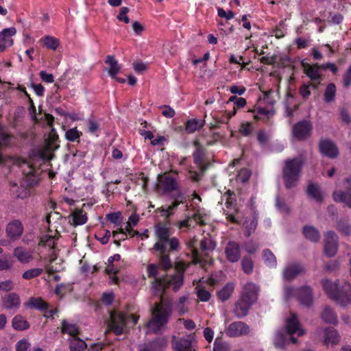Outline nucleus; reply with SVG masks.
Instances as JSON below:
<instances>
[{
  "instance_id": "1",
  "label": "nucleus",
  "mask_w": 351,
  "mask_h": 351,
  "mask_svg": "<svg viewBox=\"0 0 351 351\" xmlns=\"http://www.w3.org/2000/svg\"><path fill=\"white\" fill-rule=\"evenodd\" d=\"M53 155L49 151L39 153V158H31L26 161L19 159L17 165L21 169L23 178L19 183L13 182L10 185V193L14 197L25 199L30 195L29 186L36 184L41 173L38 167L45 160L52 159Z\"/></svg>"
},
{
  "instance_id": "2",
  "label": "nucleus",
  "mask_w": 351,
  "mask_h": 351,
  "mask_svg": "<svg viewBox=\"0 0 351 351\" xmlns=\"http://www.w3.org/2000/svg\"><path fill=\"white\" fill-rule=\"evenodd\" d=\"M147 273L148 278H154L152 287L156 293L162 295L166 289L169 288H172L174 291H178L183 285V273L158 276L159 266L156 264H149L147 267Z\"/></svg>"
},
{
  "instance_id": "3",
  "label": "nucleus",
  "mask_w": 351,
  "mask_h": 351,
  "mask_svg": "<svg viewBox=\"0 0 351 351\" xmlns=\"http://www.w3.org/2000/svg\"><path fill=\"white\" fill-rule=\"evenodd\" d=\"M152 317L147 323V328L158 334L167 324L173 312V305L169 300L160 298V302L154 304L152 308Z\"/></svg>"
},
{
  "instance_id": "4",
  "label": "nucleus",
  "mask_w": 351,
  "mask_h": 351,
  "mask_svg": "<svg viewBox=\"0 0 351 351\" xmlns=\"http://www.w3.org/2000/svg\"><path fill=\"white\" fill-rule=\"evenodd\" d=\"M322 284L329 298L341 306L351 303V285L348 282H341L339 280L332 282L328 279L322 280Z\"/></svg>"
},
{
  "instance_id": "5",
  "label": "nucleus",
  "mask_w": 351,
  "mask_h": 351,
  "mask_svg": "<svg viewBox=\"0 0 351 351\" xmlns=\"http://www.w3.org/2000/svg\"><path fill=\"white\" fill-rule=\"evenodd\" d=\"M258 287L253 282H247L243 287L233 308L237 317L242 318L247 315L250 309L258 299Z\"/></svg>"
},
{
  "instance_id": "6",
  "label": "nucleus",
  "mask_w": 351,
  "mask_h": 351,
  "mask_svg": "<svg viewBox=\"0 0 351 351\" xmlns=\"http://www.w3.org/2000/svg\"><path fill=\"white\" fill-rule=\"evenodd\" d=\"M155 229L158 241L154 244L153 249L157 253L156 255L159 258L160 266L164 270H167L172 267V263L167 250V242L170 236L169 228L167 224L158 223L156 225Z\"/></svg>"
},
{
  "instance_id": "7",
  "label": "nucleus",
  "mask_w": 351,
  "mask_h": 351,
  "mask_svg": "<svg viewBox=\"0 0 351 351\" xmlns=\"http://www.w3.org/2000/svg\"><path fill=\"white\" fill-rule=\"evenodd\" d=\"M138 319L139 316L113 311L110 314L108 328L116 335H120L125 332L128 327H134L137 324Z\"/></svg>"
},
{
  "instance_id": "8",
  "label": "nucleus",
  "mask_w": 351,
  "mask_h": 351,
  "mask_svg": "<svg viewBox=\"0 0 351 351\" xmlns=\"http://www.w3.org/2000/svg\"><path fill=\"white\" fill-rule=\"evenodd\" d=\"M304 164V160L300 157L285 161L282 169V178L286 188L291 189L297 185Z\"/></svg>"
},
{
  "instance_id": "9",
  "label": "nucleus",
  "mask_w": 351,
  "mask_h": 351,
  "mask_svg": "<svg viewBox=\"0 0 351 351\" xmlns=\"http://www.w3.org/2000/svg\"><path fill=\"white\" fill-rule=\"evenodd\" d=\"M275 94V92L271 90L268 93H265L264 101L267 103H270L271 106L266 108L260 106L257 107L254 111L256 112L254 116L255 119H261L263 118L269 119L274 115V111L272 105L274 104L275 101L271 99V98L273 97V95Z\"/></svg>"
},
{
  "instance_id": "10",
  "label": "nucleus",
  "mask_w": 351,
  "mask_h": 351,
  "mask_svg": "<svg viewBox=\"0 0 351 351\" xmlns=\"http://www.w3.org/2000/svg\"><path fill=\"white\" fill-rule=\"evenodd\" d=\"M338 237L332 231H328L325 234L324 252L328 257L334 256L338 250Z\"/></svg>"
},
{
  "instance_id": "11",
  "label": "nucleus",
  "mask_w": 351,
  "mask_h": 351,
  "mask_svg": "<svg viewBox=\"0 0 351 351\" xmlns=\"http://www.w3.org/2000/svg\"><path fill=\"white\" fill-rule=\"evenodd\" d=\"M285 328V332L291 337H293L294 334H297L298 337H301L305 333L304 330L301 327L297 315L293 312H291L290 317L287 319Z\"/></svg>"
},
{
  "instance_id": "12",
  "label": "nucleus",
  "mask_w": 351,
  "mask_h": 351,
  "mask_svg": "<svg viewBox=\"0 0 351 351\" xmlns=\"http://www.w3.org/2000/svg\"><path fill=\"white\" fill-rule=\"evenodd\" d=\"M249 326L243 322H234L226 329V334L230 337H237L249 334Z\"/></svg>"
},
{
  "instance_id": "13",
  "label": "nucleus",
  "mask_w": 351,
  "mask_h": 351,
  "mask_svg": "<svg viewBox=\"0 0 351 351\" xmlns=\"http://www.w3.org/2000/svg\"><path fill=\"white\" fill-rule=\"evenodd\" d=\"M312 124L308 121H302L293 125L292 133L293 136L298 140L307 138L311 132Z\"/></svg>"
},
{
  "instance_id": "14",
  "label": "nucleus",
  "mask_w": 351,
  "mask_h": 351,
  "mask_svg": "<svg viewBox=\"0 0 351 351\" xmlns=\"http://www.w3.org/2000/svg\"><path fill=\"white\" fill-rule=\"evenodd\" d=\"M167 345L165 337H161L139 346L138 351H163Z\"/></svg>"
},
{
  "instance_id": "15",
  "label": "nucleus",
  "mask_w": 351,
  "mask_h": 351,
  "mask_svg": "<svg viewBox=\"0 0 351 351\" xmlns=\"http://www.w3.org/2000/svg\"><path fill=\"white\" fill-rule=\"evenodd\" d=\"M16 33V29L12 27L5 28L0 32V51H3L6 48L12 45V37Z\"/></svg>"
},
{
  "instance_id": "16",
  "label": "nucleus",
  "mask_w": 351,
  "mask_h": 351,
  "mask_svg": "<svg viewBox=\"0 0 351 351\" xmlns=\"http://www.w3.org/2000/svg\"><path fill=\"white\" fill-rule=\"evenodd\" d=\"M178 186L176 178L169 174L159 176L158 188L165 192H170Z\"/></svg>"
},
{
  "instance_id": "17",
  "label": "nucleus",
  "mask_w": 351,
  "mask_h": 351,
  "mask_svg": "<svg viewBox=\"0 0 351 351\" xmlns=\"http://www.w3.org/2000/svg\"><path fill=\"white\" fill-rule=\"evenodd\" d=\"M21 303V298L16 293H9L2 297V306L6 310H16L20 307Z\"/></svg>"
},
{
  "instance_id": "18",
  "label": "nucleus",
  "mask_w": 351,
  "mask_h": 351,
  "mask_svg": "<svg viewBox=\"0 0 351 351\" xmlns=\"http://www.w3.org/2000/svg\"><path fill=\"white\" fill-rule=\"evenodd\" d=\"M225 254L229 262L237 263L241 258L239 245L234 241L228 242L225 248Z\"/></svg>"
},
{
  "instance_id": "19",
  "label": "nucleus",
  "mask_w": 351,
  "mask_h": 351,
  "mask_svg": "<svg viewBox=\"0 0 351 351\" xmlns=\"http://www.w3.org/2000/svg\"><path fill=\"white\" fill-rule=\"evenodd\" d=\"M297 298L301 304L307 307L311 306L313 301L312 289L308 286H302L298 288Z\"/></svg>"
},
{
  "instance_id": "20",
  "label": "nucleus",
  "mask_w": 351,
  "mask_h": 351,
  "mask_svg": "<svg viewBox=\"0 0 351 351\" xmlns=\"http://www.w3.org/2000/svg\"><path fill=\"white\" fill-rule=\"evenodd\" d=\"M292 343L296 344L298 343L297 338L291 337L283 330L278 331L274 338V344L276 348H284L287 345Z\"/></svg>"
},
{
  "instance_id": "21",
  "label": "nucleus",
  "mask_w": 351,
  "mask_h": 351,
  "mask_svg": "<svg viewBox=\"0 0 351 351\" xmlns=\"http://www.w3.org/2000/svg\"><path fill=\"white\" fill-rule=\"evenodd\" d=\"M139 221H127L126 226L125 228H119V231H113V236L114 237L117 233H122L124 235L127 236V234L130 235L131 237L136 236L143 235L146 238L148 236V230H145L143 234H140L138 231L133 230V227L136 226L138 224Z\"/></svg>"
},
{
  "instance_id": "22",
  "label": "nucleus",
  "mask_w": 351,
  "mask_h": 351,
  "mask_svg": "<svg viewBox=\"0 0 351 351\" xmlns=\"http://www.w3.org/2000/svg\"><path fill=\"white\" fill-rule=\"evenodd\" d=\"M319 149L321 153L329 158H335L339 151L335 144L329 140H323L319 143Z\"/></svg>"
},
{
  "instance_id": "23",
  "label": "nucleus",
  "mask_w": 351,
  "mask_h": 351,
  "mask_svg": "<svg viewBox=\"0 0 351 351\" xmlns=\"http://www.w3.org/2000/svg\"><path fill=\"white\" fill-rule=\"evenodd\" d=\"M304 270L300 263H293L287 266L283 271V277L287 280H291L295 278Z\"/></svg>"
},
{
  "instance_id": "24",
  "label": "nucleus",
  "mask_w": 351,
  "mask_h": 351,
  "mask_svg": "<svg viewBox=\"0 0 351 351\" xmlns=\"http://www.w3.org/2000/svg\"><path fill=\"white\" fill-rule=\"evenodd\" d=\"M13 255L22 263H29L33 258L32 252L21 246L14 248Z\"/></svg>"
},
{
  "instance_id": "25",
  "label": "nucleus",
  "mask_w": 351,
  "mask_h": 351,
  "mask_svg": "<svg viewBox=\"0 0 351 351\" xmlns=\"http://www.w3.org/2000/svg\"><path fill=\"white\" fill-rule=\"evenodd\" d=\"M6 232L8 237L11 238L19 237L23 232V227L21 221H11L7 226Z\"/></svg>"
},
{
  "instance_id": "26",
  "label": "nucleus",
  "mask_w": 351,
  "mask_h": 351,
  "mask_svg": "<svg viewBox=\"0 0 351 351\" xmlns=\"http://www.w3.org/2000/svg\"><path fill=\"white\" fill-rule=\"evenodd\" d=\"M24 305L27 308L36 309L41 312L46 311L49 308V304L41 298L31 297Z\"/></svg>"
},
{
  "instance_id": "27",
  "label": "nucleus",
  "mask_w": 351,
  "mask_h": 351,
  "mask_svg": "<svg viewBox=\"0 0 351 351\" xmlns=\"http://www.w3.org/2000/svg\"><path fill=\"white\" fill-rule=\"evenodd\" d=\"M340 340V336L338 332L332 327H327L324 330V344L336 345Z\"/></svg>"
},
{
  "instance_id": "28",
  "label": "nucleus",
  "mask_w": 351,
  "mask_h": 351,
  "mask_svg": "<svg viewBox=\"0 0 351 351\" xmlns=\"http://www.w3.org/2000/svg\"><path fill=\"white\" fill-rule=\"evenodd\" d=\"M303 67L305 73L307 76L313 81H319L322 75L319 72V69H321L320 66L317 64H303Z\"/></svg>"
},
{
  "instance_id": "29",
  "label": "nucleus",
  "mask_w": 351,
  "mask_h": 351,
  "mask_svg": "<svg viewBox=\"0 0 351 351\" xmlns=\"http://www.w3.org/2000/svg\"><path fill=\"white\" fill-rule=\"evenodd\" d=\"M12 326L17 331H23L29 329L30 324L25 317L16 315L12 319Z\"/></svg>"
},
{
  "instance_id": "30",
  "label": "nucleus",
  "mask_w": 351,
  "mask_h": 351,
  "mask_svg": "<svg viewBox=\"0 0 351 351\" xmlns=\"http://www.w3.org/2000/svg\"><path fill=\"white\" fill-rule=\"evenodd\" d=\"M302 233L304 237L313 243H318L320 240V234L317 228L311 226H305Z\"/></svg>"
},
{
  "instance_id": "31",
  "label": "nucleus",
  "mask_w": 351,
  "mask_h": 351,
  "mask_svg": "<svg viewBox=\"0 0 351 351\" xmlns=\"http://www.w3.org/2000/svg\"><path fill=\"white\" fill-rule=\"evenodd\" d=\"M58 235V233L57 232L53 234L52 231L49 229V232L47 234H43L40 236L38 245L53 248L55 245V239Z\"/></svg>"
},
{
  "instance_id": "32",
  "label": "nucleus",
  "mask_w": 351,
  "mask_h": 351,
  "mask_svg": "<svg viewBox=\"0 0 351 351\" xmlns=\"http://www.w3.org/2000/svg\"><path fill=\"white\" fill-rule=\"evenodd\" d=\"M106 63L108 65V72L112 78H115L116 75L121 70V66L117 60L112 56H108Z\"/></svg>"
},
{
  "instance_id": "33",
  "label": "nucleus",
  "mask_w": 351,
  "mask_h": 351,
  "mask_svg": "<svg viewBox=\"0 0 351 351\" xmlns=\"http://www.w3.org/2000/svg\"><path fill=\"white\" fill-rule=\"evenodd\" d=\"M333 198L335 202L343 203L346 206L351 207V191H335Z\"/></svg>"
},
{
  "instance_id": "34",
  "label": "nucleus",
  "mask_w": 351,
  "mask_h": 351,
  "mask_svg": "<svg viewBox=\"0 0 351 351\" xmlns=\"http://www.w3.org/2000/svg\"><path fill=\"white\" fill-rule=\"evenodd\" d=\"M321 317L324 322L328 324H336L337 316L335 312L329 306H326L322 313Z\"/></svg>"
},
{
  "instance_id": "35",
  "label": "nucleus",
  "mask_w": 351,
  "mask_h": 351,
  "mask_svg": "<svg viewBox=\"0 0 351 351\" xmlns=\"http://www.w3.org/2000/svg\"><path fill=\"white\" fill-rule=\"evenodd\" d=\"M307 194L309 197L319 202L323 199V193L319 187L315 184H310L307 187Z\"/></svg>"
},
{
  "instance_id": "36",
  "label": "nucleus",
  "mask_w": 351,
  "mask_h": 351,
  "mask_svg": "<svg viewBox=\"0 0 351 351\" xmlns=\"http://www.w3.org/2000/svg\"><path fill=\"white\" fill-rule=\"evenodd\" d=\"M173 347L176 351H195V350L192 348L191 341L184 338L177 341L174 343Z\"/></svg>"
},
{
  "instance_id": "37",
  "label": "nucleus",
  "mask_w": 351,
  "mask_h": 351,
  "mask_svg": "<svg viewBox=\"0 0 351 351\" xmlns=\"http://www.w3.org/2000/svg\"><path fill=\"white\" fill-rule=\"evenodd\" d=\"M61 332L64 334H68L72 337H77L79 334L78 328L75 324H69L65 319L62 321Z\"/></svg>"
},
{
  "instance_id": "38",
  "label": "nucleus",
  "mask_w": 351,
  "mask_h": 351,
  "mask_svg": "<svg viewBox=\"0 0 351 351\" xmlns=\"http://www.w3.org/2000/svg\"><path fill=\"white\" fill-rule=\"evenodd\" d=\"M86 343L78 337H71L69 339V348L71 351H84Z\"/></svg>"
},
{
  "instance_id": "39",
  "label": "nucleus",
  "mask_w": 351,
  "mask_h": 351,
  "mask_svg": "<svg viewBox=\"0 0 351 351\" xmlns=\"http://www.w3.org/2000/svg\"><path fill=\"white\" fill-rule=\"evenodd\" d=\"M204 125L203 120H199L197 119H189L186 123L185 130L188 133H193L197 130L201 129Z\"/></svg>"
},
{
  "instance_id": "40",
  "label": "nucleus",
  "mask_w": 351,
  "mask_h": 351,
  "mask_svg": "<svg viewBox=\"0 0 351 351\" xmlns=\"http://www.w3.org/2000/svg\"><path fill=\"white\" fill-rule=\"evenodd\" d=\"M234 291L232 283L226 284L217 293L218 298L222 302L228 300Z\"/></svg>"
},
{
  "instance_id": "41",
  "label": "nucleus",
  "mask_w": 351,
  "mask_h": 351,
  "mask_svg": "<svg viewBox=\"0 0 351 351\" xmlns=\"http://www.w3.org/2000/svg\"><path fill=\"white\" fill-rule=\"evenodd\" d=\"M263 256L265 261V263L269 267H276V258L273 252L269 250L265 249L263 251Z\"/></svg>"
},
{
  "instance_id": "42",
  "label": "nucleus",
  "mask_w": 351,
  "mask_h": 351,
  "mask_svg": "<svg viewBox=\"0 0 351 351\" xmlns=\"http://www.w3.org/2000/svg\"><path fill=\"white\" fill-rule=\"evenodd\" d=\"M241 267L244 273L250 274L253 271L254 262L250 256H244L241 261Z\"/></svg>"
},
{
  "instance_id": "43",
  "label": "nucleus",
  "mask_w": 351,
  "mask_h": 351,
  "mask_svg": "<svg viewBox=\"0 0 351 351\" xmlns=\"http://www.w3.org/2000/svg\"><path fill=\"white\" fill-rule=\"evenodd\" d=\"M336 95V87L334 84H329L324 93V100L327 103L332 101Z\"/></svg>"
},
{
  "instance_id": "44",
  "label": "nucleus",
  "mask_w": 351,
  "mask_h": 351,
  "mask_svg": "<svg viewBox=\"0 0 351 351\" xmlns=\"http://www.w3.org/2000/svg\"><path fill=\"white\" fill-rule=\"evenodd\" d=\"M45 45L52 50H56L59 45V40L55 37L47 36L43 38Z\"/></svg>"
},
{
  "instance_id": "45",
  "label": "nucleus",
  "mask_w": 351,
  "mask_h": 351,
  "mask_svg": "<svg viewBox=\"0 0 351 351\" xmlns=\"http://www.w3.org/2000/svg\"><path fill=\"white\" fill-rule=\"evenodd\" d=\"M294 98L291 95H287L285 101L286 113L288 116H291L294 110H296V104L293 103Z\"/></svg>"
},
{
  "instance_id": "46",
  "label": "nucleus",
  "mask_w": 351,
  "mask_h": 351,
  "mask_svg": "<svg viewBox=\"0 0 351 351\" xmlns=\"http://www.w3.org/2000/svg\"><path fill=\"white\" fill-rule=\"evenodd\" d=\"M43 269L41 268L30 269L27 271H25L23 274L22 277L24 279L30 280V279H32L34 278H36V277L40 276L43 273Z\"/></svg>"
},
{
  "instance_id": "47",
  "label": "nucleus",
  "mask_w": 351,
  "mask_h": 351,
  "mask_svg": "<svg viewBox=\"0 0 351 351\" xmlns=\"http://www.w3.org/2000/svg\"><path fill=\"white\" fill-rule=\"evenodd\" d=\"M81 132H79L76 128L68 130L65 133L66 138L71 142H73L80 138Z\"/></svg>"
},
{
  "instance_id": "48",
  "label": "nucleus",
  "mask_w": 351,
  "mask_h": 351,
  "mask_svg": "<svg viewBox=\"0 0 351 351\" xmlns=\"http://www.w3.org/2000/svg\"><path fill=\"white\" fill-rule=\"evenodd\" d=\"M31 344L27 339H22L16 343V351H30Z\"/></svg>"
},
{
  "instance_id": "49",
  "label": "nucleus",
  "mask_w": 351,
  "mask_h": 351,
  "mask_svg": "<svg viewBox=\"0 0 351 351\" xmlns=\"http://www.w3.org/2000/svg\"><path fill=\"white\" fill-rule=\"evenodd\" d=\"M197 298L202 302H208L211 297L210 293L204 288H199L196 291Z\"/></svg>"
},
{
  "instance_id": "50",
  "label": "nucleus",
  "mask_w": 351,
  "mask_h": 351,
  "mask_svg": "<svg viewBox=\"0 0 351 351\" xmlns=\"http://www.w3.org/2000/svg\"><path fill=\"white\" fill-rule=\"evenodd\" d=\"M88 132L90 134H95L99 130V123L93 119H88L86 121Z\"/></svg>"
},
{
  "instance_id": "51",
  "label": "nucleus",
  "mask_w": 351,
  "mask_h": 351,
  "mask_svg": "<svg viewBox=\"0 0 351 351\" xmlns=\"http://www.w3.org/2000/svg\"><path fill=\"white\" fill-rule=\"evenodd\" d=\"M337 228L341 232L346 235L351 233V226L348 224V221H337Z\"/></svg>"
},
{
  "instance_id": "52",
  "label": "nucleus",
  "mask_w": 351,
  "mask_h": 351,
  "mask_svg": "<svg viewBox=\"0 0 351 351\" xmlns=\"http://www.w3.org/2000/svg\"><path fill=\"white\" fill-rule=\"evenodd\" d=\"M228 345L221 339L217 338L214 343L213 351H228Z\"/></svg>"
},
{
  "instance_id": "53",
  "label": "nucleus",
  "mask_w": 351,
  "mask_h": 351,
  "mask_svg": "<svg viewBox=\"0 0 351 351\" xmlns=\"http://www.w3.org/2000/svg\"><path fill=\"white\" fill-rule=\"evenodd\" d=\"M13 266V261L10 257L0 258V271L8 270Z\"/></svg>"
},
{
  "instance_id": "54",
  "label": "nucleus",
  "mask_w": 351,
  "mask_h": 351,
  "mask_svg": "<svg viewBox=\"0 0 351 351\" xmlns=\"http://www.w3.org/2000/svg\"><path fill=\"white\" fill-rule=\"evenodd\" d=\"M197 241V239H196L195 237H194L193 239H191L189 241L188 246L191 249L193 257L195 259H199V252L196 247Z\"/></svg>"
},
{
  "instance_id": "55",
  "label": "nucleus",
  "mask_w": 351,
  "mask_h": 351,
  "mask_svg": "<svg viewBox=\"0 0 351 351\" xmlns=\"http://www.w3.org/2000/svg\"><path fill=\"white\" fill-rule=\"evenodd\" d=\"M14 284L11 280H6L0 282V291L9 292L14 289Z\"/></svg>"
},
{
  "instance_id": "56",
  "label": "nucleus",
  "mask_w": 351,
  "mask_h": 351,
  "mask_svg": "<svg viewBox=\"0 0 351 351\" xmlns=\"http://www.w3.org/2000/svg\"><path fill=\"white\" fill-rule=\"evenodd\" d=\"M251 176V172L247 169H241L237 174V180L239 182H245Z\"/></svg>"
},
{
  "instance_id": "57",
  "label": "nucleus",
  "mask_w": 351,
  "mask_h": 351,
  "mask_svg": "<svg viewBox=\"0 0 351 351\" xmlns=\"http://www.w3.org/2000/svg\"><path fill=\"white\" fill-rule=\"evenodd\" d=\"M256 222L257 221H245L243 226H245V235L246 237H250L252 231L255 230L257 225Z\"/></svg>"
},
{
  "instance_id": "58",
  "label": "nucleus",
  "mask_w": 351,
  "mask_h": 351,
  "mask_svg": "<svg viewBox=\"0 0 351 351\" xmlns=\"http://www.w3.org/2000/svg\"><path fill=\"white\" fill-rule=\"evenodd\" d=\"M298 289H295L291 286L285 287L284 289L285 298L289 300L293 296H296L298 298Z\"/></svg>"
},
{
  "instance_id": "59",
  "label": "nucleus",
  "mask_w": 351,
  "mask_h": 351,
  "mask_svg": "<svg viewBox=\"0 0 351 351\" xmlns=\"http://www.w3.org/2000/svg\"><path fill=\"white\" fill-rule=\"evenodd\" d=\"M178 205V203L177 202H175L172 206H169L167 208L162 207L160 209V213H161L160 217H165V218L169 217L172 214L173 210Z\"/></svg>"
},
{
  "instance_id": "60",
  "label": "nucleus",
  "mask_w": 351,
  "mask_h": 351,
  "mask_svg": "<svg viewBox=\"0 0 351 351\" xmlns=\"http://www.w3.org/2000/svg\"><path fill=\"white\" fill-rule=\"evenodd\" d=\"M252 125L249 122H245L241 123L239 132L245 136H248L252 132Z\"/></svg>"
},
{
  "instance_id": "61",
  "label": "nucleus",
  "mask_w": 351,
  "mask_h": 351,
  "mask_svg": "<svg viewBox=\"0 0 351 351\" xmlns=\"http://www.w3.org/2000/svg\"><path fill=\"white\" fill-rule=\"evenodd\" d=\"M276 207L278 211L285 213L289 211V208L284 201L281 200L278 197L276 199Z\"/></svg>"
},
{
  "instance_id": "62",
  "label": "nucleus",
  "mask_w": 351,
  "mask_h": 351,
  "mask_svg": "<svg viewBox=\"0 0 351 351\" xmlns=\"http://www.w3.org/2000/svg\"><path fill=\"white\" fill-rule=\"evenodd\" d=\"M129 10L126 7H122L120 10L119 14L117 16V19L119 21H123L125 23H128L130 22V19L128 16H127V13L128 12Z\"/></svg>"
},
{
  "instance_id": "63",
  "label": "nucleus",
  "mask_w": 351,
  "mask_h": 351,
  "mask_svg": "<svg viewBox=\"0 0 351 351\" xmlns=\"http://www.w3.org/2000/svg\"><path fill=\"white\" fill-rule=\"evenodd\" d=\"M10 140V136L5 130L0 127V147L6 145Z\"/></svg>"
},
{
  "instance_id": "64",
  "label": "nucleus",
  "mask_w": 351,
  "mask_h": 351,
  "mask_svg": "<svg viewBox=\"0 0 351 351\" xmlns=\"http://www.w3.org/2000/svg\"><path fill=\"white\" fill-rule=\"evenodd\" d=\"M343 84L346 87H348L351 85V65L348 67L343 75Z\"/></svg>"
}]
</instances>
